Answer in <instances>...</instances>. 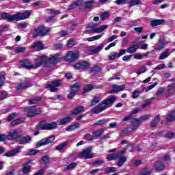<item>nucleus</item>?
<instances>
[{"label":"nucleus","mask_w":175,"mask_h":175,"mask_svg":"<svg viewBox=\"0 0 175 175\" xmlns=\"http://www.w3.org/2000/svg\"><path fill=\"white\" fill-rule=\"evenodd\" d=\"M152 173V170L145 169L140 172L137 175H150Z\"/></svg>","instance_id":"nucleus-49"},{"label":"nucleus","mask_w":175,"mask_h":175,"mask_svg":"<svg viewBox=\"0 0 175 175\" xmlns=\"http://www.w3.org/2000/svg\"><path fill=\"white\" fill-rule=\"evenodd\" d=\"M7 139L8 140H16V142H20L21 140V135L18 134V130H12L7 135Z\"/></svg>","instance_id":"nucleus-6"},{"label":"nucleus","mask_w":175,"mask_h":175,"mask_svg":"<svg viewBox=\"0 0 175 175\" xmlns=\"http://www.w3.org/2000/svg\"><path fill=\"white\" fill-rule=\"evenodd\" d=\"M129 7L136 6V5H140L142 3V0H129Z\"/></svg>","instance_id":"nucleus-44"},{"label":"nucleus","mask_w":175,"mask_h":175,"mask_svg":"<svg viewBox=\"0 0 175 175\" xmlns=\"http://www.w3.org/2000/svg\"><path fill=\"white\" fill-rule=\"evenodd\" d=\"M67 146L68 142H62V144L56 146L55 150H57V151H61V150H64V148H65V147H66Z\"/></svg>","instance_id":"nucleus-46"},{"label":"nucleus","mask_w":175,"mask_h":175,"mask_svg":"<svg viewBox=\"0 0 175 175\" xmlns=\"http://www.w3.org/2000/svg\"><path fill=\"white\" fill-rule=\"evenodd\" d=\"M154 167L156 170H163L165 169V165L161 162H157Z\"/></svg>","instance_id":"nucleus-48"},{"label":"nucleus","mask_w":175,"mask_h":175,"mask_svg":"<svg viewBox=\"0 0 175 175\" xmlns=\"http://www.w3.org/2000/svg\"><path fill=\"white\" fill-rule=\"evenodd\" d=\"M79 58V53H74L73 51H69L65 58L64 60L66 62H74L75 59Z\"/></svg>","instance_id":"nucleus-10"},{"label":"nucleus","mask_w":175,"mask_h":175,"mask_svg":"<svg viewBox=\"0 0 175 175\" xmlns=\"http://www.w3.org/2000/svg\"><path fill=\"white\" fill-rule=\"evenodd\" d=\"M50 32V29L44 25L39 26L33 31V38H38V36H47Z\"/></svg>","instance_id":"nucleus-3"},{"label":"nucleus","mask_w":175,"mask_h":175,"mask_svg":"<svg viewBox=\"0 0 175 175\" xmlns=\"http://www.w3.org/2000/svg\"><path fill=\"white\" fill-rule=\"evenodd\" d=\"M148 118H150V115H144L139 118V121L141 122H143L144 121H147V120H148Z\"/></svg>","instance_id":"nucleus-60"},{"label":"nucleus","mask_w":175,"mask_h":175,"mask_svg":"<svg viewBox=\"0 0 175 175\" xmlns=\"http://www.w3.org/2000/svg\"><path fill=\"white\" fill-rule=\"evenodd\" d=\"M27 117H33V116H38L40 114L42 111L40 109H35V107L29 108L26 110Z\"/></svg>","instance_id":"nucleus-14"},{"label":"nucleus","mask_w":175,"mask_h":175,"mask_svg":"<svg viewBox=\"0 0 175 175\" xmlns=\"http://www.w3.org/2000/svg\"><path fill=\"white\" fill-rule=\"evenodd\" d=\"M21 150V148H20V147H18L15 149H13L12 150L7 152L6 153H5V155L8 158H10L12 157H15L16 155H17V154H18V152H20Z\"/></svg>","instance_id":"nucleus-18"},{"label":"nucleus","mask_w":175,"mask_h":175,"mask_svg":"<svg viewBox=\"0 0 175 175\" xmlns=\"http://www.w3.org/2000/svg\"><path fill=\"white\" fill-rule=\"evenodd\" d=\"M120 155V152L117 154H109L107 157V161H116V159H118Z\"/></svg>","instance_id":"nucleus-31"},{"label":"nucleus","mask_w":175,"mask_h":175,"mask_svg":"<svg viewBox=\"0 0 175 175\" xmlns=\"http://www.w3.org/2000/svg\"><path fill=\"white\" fill-rule=\"evenodd\" d=\"M109 12H103V13H102L101 16H100V18H101L102 21H104V20L105 18H107V17H109Z\"/></svg>","instance_id":"nucleus-62"},{"label":"nucleus","mask_w":175,"mask_h":175,"mask_svg":"<svg viewBox=\"0 0 175 175\" xmlns=\"http://www.w3.org/2000/svg\"><path fill=\"white\" fill-rule=\"evenodd\" d=\"M125 154V150H120L119 152V154H120L118 157L119 161L117 163L118 166H119V167H121V166H122L124 165V163H125V162H126V157H124Z\"/></svg>","instance_id":"nucleus-16"},{"label":"nucleus","mask_w":175,"mask_h":175,"mask_svg":"<svg viewBox=\"0 0 175 175\" xmlns=\"http://www.w3.org/2000/svg\"><path fill=\"white\" fill-rule=\"evenodd\" d=\"M105 131V129H100L99 130H97L96 131L93 132L92 136L93 137H99L103 135V132Z\"/></svg>","instance_id":"nucleus-36"},{"label":"nucleus","mask_w":175,"mask_h":175,"mask_svg":"<svg viewBox=\"0 0 175 175\" xmlns=\"http://www.w3.org/2000/svg\"><path fill=\"white\" fill-rule=\"evenodd\" d=\"M104 110H106V107H105L103 104L101 103L100 105L94 107L92 109V113H95L96 114H98L99 113H102V111H103Z\"/></svg>","instance_id":"nucleus-17"},{"label":"nucleus","mask_w":175,"mask_h":175,"mask_svg":"<svg viewBox=\"0 0 175 175\" xmlns=\"http://www.w3.org/2000/svg\"><path fill=\"white\" fill-rule=\"evenodd\" d=\"M91 152H92L91 148H87L85 149L82 152L79 153L78 157L81 159H91V158H94V156H92Z\"/></svg>","instance_id":"nucleus-11"},{"label":"nucleus","mask_w":175,"mask_h":175,"mask_svg":"<svg viewBox=\"0 0 175 175\" xmlns=\"http://www.w3.org/2000/svg\"><path fill=\"white\" fill-rule=\"evenodd\" d=\"M32 49H37L38 50H43V44L41 42L38 41L35 42L32 46Z\"/></svg>","instance_id":"nucleus-37"},{"label":"nucleus","mask_w":175,"mask_h":175,"mask_svg":"<svg viewBox=\"0 0 175 175\" xmlns=\"http://www.w3.org/2000/svg\"><path fill=\"white\" fill-rule=\"evenodd\" d=\"M175 84L174 83H172L170 85L167 86V91L168 93H170V91H175Z\"/></svg>","instance_id":"nucleus-58"},{"label":"nucleus","mask_w":175,"mask_h":175,"mask_svg":"<svg viewBox=\"0 0 175 175\" xmlns=\"http://www.w3.org/2000/svg\"><path fill=\"white\" fill-rule=\"evenodd\" d=\"M77 128H80V124L79 123L67 126L66 131V132H72V131H75V129H77Z\"/></svg>","instance_id":"nucleus-32"},{"label":"nucleus","mask_w":175,"mask_h":175,"mask_svg":"<svg viewBox=\"0 0 175 175\" xmlns=\"http://www.w3.org/2000/svg\"><path fill=\"white\" fill-rule=\"evenodd\" d=\"M161 121V117L159 115H157L154 119L153 121L150 123V128H155L157 125H158V123Z\"/></svg>","instance_id":"nucleus-27"},{"label":"nucleus","mask_w":175,"mask_h":175,"mask_svg":"<svg viewBox=\"0 0 175 175\" xmlns=\"http://www.w3.org/2000/svg\"><path fill=\"white\" fill-rule=\"evenodd\" d=\"M42 98L40 97H36L30 100H29V105H35L36 102H39V100H41Z\"/></svg>","instance_id":"nucleus-53"},{"label":"nucleus","mask_w":175,"mask_h":175,"mask_svg":"<svg viewBox=\"0 0 175 175\" xmlns=\"http://www.w3.org/2000/svg\"><path fill=\"white\" fill-rule=\"evenodd\" d=\"M170 49H167L164 52H163L160 56L158 58L159 61H161L162 59H165V58H167L169 55H170V53L169 52Z\"/></svg>","instance_id":"nucleus-26"},{"label":"nucleus","mask_w":175,"mask_h":175,"mask_svg":"<svg viewBox=\"0 0 175 175\" xmlns=\"http://www.w3.org/2000/svg\"><path fill=\"white\" fill-rule=\"evenodd\" d=\"M158 84V82H155L153 84L143 88V91H146V92H148V91L152 90V88H154V87H157V85Z\"/></svg>","instance_id":"nucleus-47"},{"label":"nucleus","mask_w":175,"mask_h":175,"mask_svg":"<svg viewBox=\"0 0 175 175\" xmlns=\"http://www.w3.org/2000/svg\"><path fill=\"white\" fill-rule=\"evenodd\" d=\"M42 161L43 162L42 163H44V165H47V163H49V162H50L49 156H44L42 158Z\"/></svg>","instance_id":"nucleus-61"},{"label":"nucleus","mask_w":175,"mask_h":175,"mask_svg":"<svg viewBox=\"0 0 175 175\" xmlns=\"http://www.w3.org/2000/svg\"><path fill=\"white\" fill-rule=\"evenodd\" d=\"M81 5H82V7L83 8V9H91V8H92L94 5V0L84 1V2H83V0H82V3Z\"/></svg>","instance_id":"nucleus-25"},{"label":"nucleus","mask_w":175,"mask_h":175,"mask_svg":"<svg viewBox=\"0 0 175 175\" xmlns=\"http://www.w3.org/2000/svg\"><path fill=\"white\" fill-rule=\"evenodd\" d=\"M103 163H105V161L98 159V160H95L94 161H93L92 165L94 166H100V165H102Z\"/></svg>","instance_id":"nucleus-52"},{"label":"nucleus","mask_w":175,"mask_h":175,"mask_svg":"<svg viewBox=\"0 0 175 175\" xmlns=\"http://www.w3.org/2000/svg\"><path fill=\"white\" fill-rule=\"evenodd\" d=\"M140 95V90H135L133 92V96L132 98L133 99H136V98H139V96Z\"/></svg>","instance_id":"nucleus-55"},{"label":"nucleus","mask_w":175,"mask_h":175,"mask_svg":"<svg viewBox=\"0 0 175 175\" xmlns=\"http://www.w3.org/2000/svg\"><path fill=\"white\" fill-rule=\"evenodd\" d=\"M174 120H175V111L171 112L166 117V121L170 122V121H174Z\"/></svg>","instance_id":"nucleus-41"},{"label":"nucleus","mask_w":175,"mask_h":175,"mask_svg":"<svg viewBox=\"0 0 175 175\" xmlns=\"http://www.w3.org/2000/svg\"><path fill=\"white\" fill-rule=\"evenodd\" d=\"M75 69L77 70H80V69H89L90 68V63L86 61L81 62L79 63L75 64L74 65Z\"/></svg>","instance_id":"nucleus-15"},{"label":"nucleus","mask_w":175,"mask_h":175,"mask_svg":"<svg viewBox=\"0 0 175 175\" xmlns=\"http://www.w3.org/2000/svg\"><path fill=\"white\" fill-rule=\"evenodd\" d=\"M175 135L174 133L172 132H168L165 135V137H167V139H173Z\"/></svg>","instance_id":"nucleus-64"},{"label":"nucleus","mask_w":175,"mask_h":175,"mask_svg":"<svg viewBox=\"0 0 175 175\" xmlns=\"http://www.w3.org/2000/svg\"><path fill=\"white\" fill-rule=\"evenodd\" d=\"M83 3V0H76L72 1V3L68 7V10H73L76 9L78 6H80Z\"/></svg>","instance_id":"nucleus-20"},{"label":"nucleus","mask_w":175,"mask_h":175,"mask_svg":"<svg viewBox=\"0 0 175 175\" xmlns=\"http://www.w3.org/2000/svg\"><path fill=\"white\" fill-rule=\"evenodd\" d=\"M113 88H115L116 92H120V91H124L125 90V85H113Z\"/></svg>","instance_id":"nucleus-39"},{"label":"nucleus","mask_w":175,"mask_h":175,"mask_svg":"<svg viewBox=\"0 0 175 175\" xmlns=\"http://www.w3.org/2000/svg\"><path fill=\"white\" fill-rule=\"evenodd\" d=\"M116 100H117V97H116L115 96H111L108 98L103 100L102 104L105 107H106V109H107V107L111 106V105H113V103H114Z\"/></svg>","instance_id":"nucleus-13"},{"label":"nucleus","mask_w":175,"mask_h":175,"mask_svg":"<svg viewBox=\"0 0 175 175\" xmlns=\"http://www.w3.org/2000/svg\"><path fill=\"white\" fill-rule=\"evenodd\" d=\"M37 129L39 131H47V122L46 120H42L37 125Z\"/></svg>","instance_id":"nucleus-21"},{"label":"nucleus","mask_w":175,"mask_h":175,"mask_svg":"<svg viewBox=\"0 0 175 175\" xmlns=\"http://www.w3.org/2000/svg\"><path fill=\"white\" fill-rule=\"evenodd\" d=\"M31 163V161L25 163V165L23 167L22 172L24 174H27L31 172V165H28Z\"/></svg>","instance_id":"nucleus-24"},{"label":"nucleus","mask_w":175,"mask_h":175,"mask_svg":"<svg viewBox=\"0 0 175 175\" xmlns=\"http://www.w3.org/2000/svg\"><path fill=\"white\" fill-rule=\"evenodd\" d=\"M31 139V137L29 136H26V137H21V139L19 140V144H27L29 143V141Z\"/></svg>","instance_id":"nucleus-34"},{"label":"nucleus","mask_w":175,"mask_h":175,"mask_svg":"<svg viewBox=\"0 0 175 175\" xmlns=\"http://www.w3.org/2000/svg\"><path fill=\"white\" fill-rule=\"evenodd\" d=\"M154 100H155V97H152L149 99H146L145 100V103L142 105V109H146V107H147V106H150V105H151V103H152L154 102Z\"/></svg>","instance_id":"nucleus-30"},{"label":"nucleus","mask_w":175,"mask_h":175,"mask_svg":"<svg viewBox=\"0 0 175 175\" xmlns=\"http://www.w3.org/2000/svg\"><path fill=\"white\" fill-rule=\"evenodd\" d=\"M100 97L94 96L91 101L90 106H95V105L100 102Z\"/></svg>","instance_id":"nucleus-45"},{"label":"nucleus","mask_w":175,"mask_h":175,"mask_svg":"<svg viewBox=\"0 0 175 175\" xmlns=\"http://www.w3.org/2000/svg\"><path fill=\"white\" fill-rule=\"evenodd\" d=\"M117 57V53L112 52L110 53V55L108 56V60L112 61V59H116V57Z\"/></svg>","instance_id":"nucleus-56"},{"label":"nucleus","mask_w":175,"mask_h":175,"mask_svg":"<svg viewBox=\"0 0 175 175\" xmlns=\"http://www.w3.org/2000/svg\"><path fill=\"white\" fill-rule=\"evenodd\" d=\"M58 128V124L57 122H52L47 123V130L46 131H53V129H57Z\"/></svg>","instance_id":"nucleus-28"},{"label":"nucleus","mask_w":175,"mask_h":175,"mask_svg":"<svg viewBox=\"0 0 175 175\" xmlns=\"http://www.w3.org/2000/svg\"><path fill=\"white\" fill-rule=\"evenodd\" d=\"M25 50H27V48H25L24 46H17L15 49V53H16V54H20V53H24V51H25Z\"/></svg>","instance_id":"nucleus-50"},{"label":"nucleus","mask_w":175,"mask_h":175,"mask_svg":"<svg viewBox=\"0 0 175 175\" xmlns=\"http://www.w3.org/2000/svg\"><path fill=\"white\" fill-rule=\"evenodd\" d=\"M163 23H165V20L163 19L154 20L150 22V25L151 27H157V25H161V24H163Z\"/></svg>","instance_id":"nucleus-33"},{"label":"nucleus","mask_w":175,"mask_h":175,"mask_svg":"<svg viewBox=\"0 0 175 175\" xmlns=\"http://www.w3.org/2000/svg\"><path fill=\"white\" fill-rule=\"evenodd\" d=\"M44 61H46V57H41L37 58V62L35 66L31 65V62L27 59L21 61L20 64L23 68H25L26 69H38V68H40L43 65Z\"/></svg>","instance_id":"nucleus-2"},{"label":"nucleus","mask_w":175,"mask_h":175,"mask_svg":"<svg viewBox=\"0 0 175 175\" xmlns=\"http://www.w3.org/2000/svg\"><path fill=\"white\" fill-rule=\"evenodd\" d=\"M77 166V163H72L70 165H67L66 167V170H72V169H75Z\"/></svg>","instance_id":"nucleus-54"},{"label":"nucleus","mask_w":175,"mask_h":175,"mask_svg":"<svg viewBox=\"0 0 175 175\" xmlns=\"http://www.w3.org/2000/svg\"><path fill=\"white\" fill-rule=\"evenodd\" d=\"M139 49L138 45H131L128 49H126V53H129V54H135L136 51Z\"/></svg>","instance_id":"nucleus-23"},{"label":"nucleus","mask_w":175,"mask_h":175,"mask_svg":"<svg viewBox=\"0 0 175 175\" xmlns=\"http://www.w3.org/2000/svg\"><path fill=\"white\" fill-rule=\"evenodd\" d=\"M31 14H32V10H25L24 12H18L13 15L8 12H3L0 16L3 20H5L8 23H13V21H21L29 18Z\"/></svg>","instance_id":"nucleus-1"},{"label":"nucleus","mask_w":175,"mask_h":175,"mask_svg":"<svg viewBox=\"0 0 175 175\" xmlns=\"http://www.w3.org/2000/svg\"><path fill=\"white\" fill-rule=\"evenodd\" d=\"M55 140V136L53 135L49 137L43 138L37 142V147H42V146H46V144H50Z\"/></svg>","instance_id":"nucleus-5"},{"label":"nucleus","mask_w":175,"mask_h":175,"mask_svg":"<svg viewBox=\"0 0 175 175\" xmlns=\"http://www.w3.org/2000/svg\"><path fill=\"white\" fill-rule=\"evenodd\" d=\"M70 121H72V117L67 116L59 119L57 122H59V125H66V124H69Z\"/></svg>","instance_id":"nucleus-19"},{"label":"nucleus","mask_w":175,"mask_h":175,"mask_svg":"<svg viewBox=\"0 0 175 175\" xmlns=\"http://www.w3.org/2000/svg\"><path fill=\"white\" fill-rule=\"evenodd\" d=\"M60 85H61V81L55 80V81H53L51 82L50 83L47 84L46 85V88L49 90V91H51V92H55V91L58 90L57 87H59Z\"/></svg>","instance_id":"nucleus-7"},{"label":"nucleus","mask_w":175,"mask_h":175,"mask_svg":"<svg viewBox=\"0 0 175 175\" xmlns=\"http://www.w3.org/2000/svg\"><path fill=\"white\" fill-rule=\"evenodd\" d=\"M146 72H147V68L146 66H142L139 69L137 75H142V73H146Z\"/></svg>","instance_id":"nucleus-57"},{"label":"nucleus","mask_w":175,"mask_h":175,"mask_svg":"<svg viewBox=\"0 0 175 175\" xmlns=\"http://www.w3.org/2000/svg\"><path fill=\"white\" fill-rule=\"evenodd\" d=\"M105 173H106L107 174H109L110 173H114L116 172H117V167H107L104 170Z\"/></svg>","instance_id":"nucleus-38"},{"label":"nucleus","mask_w":175,"mask_h":175,"mask_svg":"<svg viewBox=\"0 0 175 175\" xmlns=\"http://www.w3.org/2000/svg\"><path fill=\"white\" fill-rule=\"evenodd\" d=\"M80 87H81V83L77 82L70 87V91L77 94V92H79V90H80Z\"/></svg>","instance_id":"nucleus-22"},{"label":"nucleus","mask_w":175,"mask_h":175,"mask_svg":"<svg viewBox=\"0 0 175 175\" xmlns=\"http://www.w3.org/2000/svg\"><path fill=\"white\" fill-rule=\"evenodd\" d=\"M60 85H61V81L55 80V81H53L51 82L50 83L47 84L46 85V88L49 90V91H51V92H55V91L58 90L57 87H59Z\"/></svg>","instance_id":"nucleus-8"},{"label":"nucleus","mask_w":175,"mask_h":175,"mask_svg":"<svg viewBox=\"0 0 175 175\" xmlns=\"http://www.w3.org/2000/svg\"><path fill=\"white\" fill-rule=\"evenodd\" d=\"M105 47L103 44H100L98 46H97L96 49H92L90 51V54H98L100 50H102Z\"/></svg>","instance_id":"nucleus-35"},{"label":"nucleus","mask_w":175,"mask_h":175,"mask_svg":"<svg viewBox=\"0 0 175 175\" xmlns=\"http://www.w3.org/2000/svg\"><path fill=\"white\" fill-rule=\"evenodd\" d=\"M22 122H23V120H21V119H16V120H14L11 124L12 125H18Z\"/></svg>","instance_id":"nucleus-63"},{"label":"nucleus","mask_w":175,"mask_h":175,"mask_svg":"<svg viewBox=\"0 0 175 175\" xmlns=\"http://www.w3.org/2000/svg\"><path fill=\"white\" fill-rule=\"evenodd\" d=\"M129 135H131V133H129L128 129L120 131V136L121 137H125L126 136H129Z\"/></svg>","instance_id":"nucleus-42"},{"label":"nucleus","mask_w":175,"mask_h":175,"mask_svg":"<svg viewBox=\"0 0 175 175\" xmlns=\"http://www.w3.org/2000/svg\"><path fill=\"white\" fill-rule=\"evenodd\" d=\"M42 57H45L46 59L45 61L42 63L44 66H50L51 65H55L58 61V55H55L51 58H47L46 56H42Z\"/></svg>","instance_id":"nucleus-9"},{"label":"nucleus","mask_w":175,"mask_h":175,"mask_svg":"<svg viewBox=\"0 0 175 175\" xmlns=\"http://www.w3.org/2000/svg\"><path fill=\"white\" fill-rule=\"evenodd\" d=\"M107 122V120L106 119H102L100 120H98V122L94 123V125H104V124H106Z\"/></svg>","instance_id":"nucleus-59"},{"label":"nucleus","mask_w":175,"mask_h":175,"mask_svg":"<svg viewBox=\"0 0 175 175\" xmlns=\"http://www.w3.org/2000/svg\"><path fill=\"white\" fill-rule=\"evenodd\" d=\"M131 124L133 126H139V125H142V122L140 121V119L133 118L131 120Z\"/></svg>","instance_id":"nucleus-43"},{"label":"nucleus","mask_w":175,"mask_h":175,"mask_svg":"<svg viewBox=\"0 0 175 175\" xmlns=\"http://www.w3.org/2000/svg\"><path fill=\"white\" fill-rule=\"evenodd\" d=\"M169 44V42L165 40H159L155 44L154 51H161L163 49H165V46Z\"/></svg>","instance_id":"nucleus-12"},{"label":"nucleus","mask_w":175,"mask_h":175,"mask_svg":"<svg viewBox=\"0 0 175 175\" xmlns=\"http://www.w3.org/2000/svg\"><path fill=\"white\" fill-rule=\"evenodd\" d=\"M29 87V83L27 81L21 82L17 87L16 90L20 91L21 90H27Z\"/></svg>","instance_id":"nucleus-29"},{"label":"nucleus","mask_w":175,"mask_h":175,"mask_svg":"<svg viewBox=\"0 0 175 175\" xmlns=\"http://www.w3.org/2000/svg\"><path fill=\"white\" fill-rule=\"evenodd\" d=\"M84 110V107L79 106L77 108H75L73 111H71V114H80L82 111Z\"/></svg>","instance_id":"nucleus-40"},{"label":"nucleus","mask_w":175,"mask_h":175,"mask_svg":"<svg viewBox=\"0 0 175 175\" xmlns=\"http://www.w3.org/2000/svg\"><path fill=\"white\" fill-rule=\"evenodd\" d=\"M98 27V24L96 23H90L87 25L88 28H91L88 30V32H93L94 33H100V32H103L105 29H107L109 28V25H103L100 27L96 28Z\"/></svg>","instance_id":"nucleus-4"},{"label":"nucleus","mask_w":175,"mask_h":175,"mask_svg":"<svg viewBox=\"0 0 175 175\" xmlns=\"http://www.w3.org/2000/svg\"><path fill=\"white\" fill-rule=\"evenodd\" d=\"M102 38V34H99L93 37H90L87 38V40L88 42H94V40H98V39H100Z\"/></svg>","instance_id":"nucleus-51"}]
</instances>
